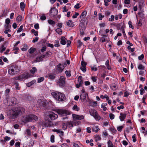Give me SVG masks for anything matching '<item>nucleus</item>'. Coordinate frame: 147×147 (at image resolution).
I'll use <instances>...</instances> for the list:
<instances>
[{
  "mask_svg": "<svg viewBox=\"0 0 147 147\" xmlns=\"http://www.w3.org/2000/svg\"><path fill=\"white\" fill-rule=\"evenodd\" d=\"M25 111L24 109L22 107H16L12 109L10 113L12 117H17L18 116L23 114Z\"/></svg>",
  "mask_w": 147,
  "mask_h": 147,
  "instance_id": "obj_1",
  "label": "nucleus"
},
{
  "mask_svg": "<svg viewBox=\"0 0 147 147\" xmlns=\"http://www.w3.org/2000/svg\"><path fill=\"white\" fill-rule=\"evenodd\" d=\"M51 94L55 99L59 101H64L66 99L64 94L58 91L53 92Z\"/></svg>",
  "mask_w": 147,
  "mask_h": 147,
  "instance_id": "obj_2",
  "label": "nucleus"
},
{
  "mask_svg": "<svg viewBox=\"0 0 147 147\" xmlns=\"http://www.w3.org/2000/svg\"><path fill=\"white\" fill-rule=\"evenodd\" d=\"M20 71V68L17 65H13L10 66L8 70V72L11 75H14Z\"/></svg>",
  "mask_w": 147,
  "mask_h": 147,
  "instance_id": "obj_3",
  "label": "nucleus"
},
{
  "mask_svg": "<svg viewBox=\"0 0 147 147\" xmlns=\"http://www.w3.org/2000/svg\"><path fill=\"white\" fill-rule=\"evenodd\" d=\"M38 119V117H37L33 114L26 115L24 119V121L26 122L36 121H37Z\"/></svg>",
  "mask_w": 147,
  "mask_h": 147,
  "instance_id": "obj_4",
  "label": "nucleus"
},
{
  "mask_svg": "<svg viewBox=\"0 0 147 147\" xmlns=\"http://www.w3.org/2000/svg\"><path fill=\"white\" fill-rule=\"evenodd\" d=\"M66 78L65 77L60 76L59 80L57 81V84L60 87H64L65 85Z\"/></svg>",
  "mask_w": 147,
  "mask_h": 147,
  "instance_id": "obj_5",
  "label": "nucleus"
},
{
  "mask_svg": "<svg viewBox=\"0 0 147 147\" xmlns=\"http://www.w3.org/2000/svg\"><path fill=\"white\" fill-rule=\"evenodd\" d=\"M30 77V75L26 73H24L23 74L19 76L14 77L16 80H22L24 79H27Z\"/></svg>",
  "mask_w": 147,
  "mask_h": 147,
  "instance_id": "obj_6",
  "label": "nucleus"
},
{
  "mask_svg": "<svg viewBox=\"0 0 147 147\" xmlns=\"http://www.w3.org/2000/svg\"><path fill=\"white\" fill-rule=\"evenodd\" d=\"M56 112L59 115L63 116H66L70 114V113L69 111L64 109H57Z\"/></svg>",
  "mask_w": 147,
  "mask_h": 147,
  "instance_id": "obj_7",
  "label": "nucleus"
},
{
  "mask_svg": "<svg viewBox=\"0 0 147 147\" xmlns=\"http://www.w3.org/2000/svg\"><path fill=\"white\" fill-rule=\"evenodd\" d=\"M58 14V10L55 7H53L51 8L49 11V15L51 17L56 16Z\"/></svg>",
  "mask_w": 147,
  "mask_h": 147,
  "instance_id": "obj_8",
  "label": "nucleus"
},
{
  "mask_svg": "<svg viewBox=\"0 0 147 147\" xmlns=\"http://www.w3.org/2000/svg\"><path fill=\"white\" fill-rule=\"evenodd\" d=\"M7 102L9 103V104L12 105V104H15L16 103V99L13 97H9L6 98Z\"/></svg>",
  "mask_w": 147,
  "mask_h": 147,
  "instance_id": "obj_9",
  "label": "nucleus"
},
{
  "mask_svg": "<svg viewBox=\"0 0 147 147\" xmlns=\"http://www.w3.org/2000/svg\"><path fill=\"white\" fill-rule=\"evenodd\" d=\"M72 116L74 121L80 120L83 119L84 118V116L83 115H80L76 114H73Z\"/></svg>",
  "mask_w": 147,
  "mask_h": 147,
  "instance_id": "obj_10",
  "label": "nucleus"
},
{
  "mask_svg": "<svg viewBox=\"0 0 147 147\" xmlns=\"http://www.w3.org/2000/svg\"><path fill=\"white\" fill-rule=\"evenodd\" d=\"M52 131L53 132H55L59 135L60 137H62L64 135V132L59 129H52Z\"/></svg>",
  "mask_w": 147,
  "mask_h": 147,
  "instance_id": "obj_11",
  "label": "nucleus"
},
{
  "mask_svg": "<svg viewBox=\"0 0 147 147\" xmlns=\"http://www.w3.org/2000/svg\"><path fill=\"white\" fill-rule=\"evenodd\" d=\"M43 124L46 127L52 126L53 124L52 122L51 121L45 120L43 123Z\"/></svg>",
  "mask_w": 147,
  "mask_h": 147,
  "instance_id": "obj_12",
  "label": "nucleus"
},
{
  "mask_svg": "<svg viewBox=\"0 0 147 147\" xmlns=\"http://www.w3.org/2000/svg\"><path fill=\"white\" fill-rule=\"evenodd\" d=\"M64 68L63 67L61 64L60 63L57 66L56 70L57 72L59 73H61Z\"/></svg>",
  "mask_w": 147,
  "mask_h": 147,
  "instance_id": "obj_13",
  "label": "nucleus"
},
{
  "mask_svg": "<svg viewBox=\"0 0 147 147\" xmlns=\"http://www.w3.org/2000/svg\"><path fill=\"white\" fill-rule=\"evenodd\" d=\"M49 116L51 120H55L58 117L57 114H55L52 112L50 113L49 114Z\"/></svg>",
  "mask_w": 147,
  "mask_h": 147,
  "instance_id": "obj_14",
  "label": "nucleus"
},
{
  "mask_svg": "<svg viewBox=\"0 0 147 147\" xmlns=\"http://www.w3.org/2000/svg\"><path fill=\"white\" fill-rule=\"evenodd\" d=\"M127 114L125 113H121L120 114L119 118L121 121H123L125 120Z\"/></svg>",
  "mask_w": 147,
  "mask_h": 147,
  "instance_id": "obj_15",
  "label": "nucleus"
},
{
  "mask_svg": "<svg viewBox=\"0 0 147 147\" xmlns=\"http://www.w3.org/2000/svg\"><path fill=\"white\" fill-rule=\"evenodd\" d=\"M80 99L82 101L86 100V94L82 93L80 95Z\"/></svg>",
  "mask_w": 147,
  "mask_h": 147,
  "instance_id": "obj_16",
  "label": "nucleus"
},
{
  "mask_svg": "<svg viewBox=\"0 0 147 147\" xmlns=\"http://www.w3.org/2000/svg\"><path fill=\"white\" fill-rule=\"evenodd\" d=\"M46 77L49 78L53 80L55 78V76L52 73H50L47 75Z\"/></svg>",
  "mask_w": 147,
  "mask_h": 147,
  "instance_id": "obj_17",
  "label": "nucleus"
},
{
  "mask_svg": "<svg viewBox=\"0 0 147 147\" xmlns=\"http://www.w3.org/2000/svg\"><path fill=\"white\" fill-rule=\"evenodd\" d=\"M67 25L69 27H72L74 26V24L72 22L71 20H69L66 22Z\"/></svg>",
  "mask_w": 147,
  "mask_h": 147,
  "instance_id": "obj_18",
  "label": "nucleus"
},
{
  "mask_svg": "<svg viewBox=\"0 0 147 147\" xmlns=\"http://www.w3.org/2000/svg\"><path fill=\"white\" fill-rule=\"evenodd\" d=\"M97 111L94 109H91L90 111V115L93 117L94 115H96L97 113Z\"/></svg>",
  "mask_w": 147,
  "mask_h": 147,
  "instance_id": "obj_19",
  "label": "nucleus"
},
{
  "mask_svg": "<svg viewBox=\"0 0 147 147\" xmlns=\"http://www.w3.org/2000/svg\"><path fill=\"white\" fill-rule=\"evenodd\" d=\"M92 131L96 132H97L100 130L98 126L94 125L92 128Z\"/></svg>",
  "mask_w": 147,
  "mask_h": 147,
  "instance_id": "obj_20",
  "label": "nucleus"
},
{
  "mask_svg": "<svg viewBox=\"0 0 147 147\" xmlns=\"http://www.w3.org/2000/svg\"><path fill=\"white\" fill-rule=\"evenodd\" d=\"M65 38L64 37H62L61 38L60 43L62 45H65L66 43L65 40Z\"/></svg>",
  "mask_w": 147,
  "mask_h": 147,
  "instance_id": "obj_21",
  "label": "nucleus"
},
{
  "mask_svg": "<svg viewBox=\"0 0 147 147\" xmlns=\"http://www.w3.org/2000/svg\"><path fill=\"white\" fill-rule=\"evenodd\" d=\"M71 71L70 70H66L65 71V73L66 74V76L67 78L70 77L71 76Z\"/></svg>",
  "mask_w": 147,
  "mask_h": 147,
  "instance_id": "obj_22",
  "label": "nucleus"
},
{
  "mask_svg": "<svg viewBox=\"0 0 147 147\" xmlns=\"http://www.w3.org/2000/svg\"><path fill=\"white\" fill-rule=\"evenodd\" d=\"M93 117L96 121L99 120L101 118L100 116L98 114V113L97 114L96 113V115H94Z\"/></svg>",
  "mask_w": 147,
  "mask_h": 147,
  "instance_id": "obj_23",
  "label": "nucleus"
},
{
  "mask_svg": "<svg viewBox=\"0 0 147 147\" xmlns=\"http://www.w3.org/2000/svg\"><path fill=\"white\" fill-rule=\"evenodd\" d=\"M105 65L107 66V68L109 70L111 69V67L109 65V61L108 59L106 62Z\"/></svg>",
  "mask_w": 147,
  "mask_h": 147,
  "instance_id": "obj_24",
  "label": "nucleus"
},
{
  "mask_svg": "<svg viewBox=\"0 0 147 147\" xmlns=\"http://www.w3.org/2000/svg\"><path fill=\"white\" fill-rule=\"evenodd\" d=\"M36 82V80H33L31 82L27 83L26 84V85L28 87H30L31 86L32 84L35 83Z\"/></svg>",
  "mask_w": 147,
  "mask_h": 147,
  "instance_id": "obj_25",
  "label": "nucleus"
},
{
  "mask_svg": "<svg viewBox=\"0 0 147 147\" xmlns=\"http://www.w3.org/2000/svg\"><path fill=\"white\" fill-rule=\"evenodd\" d=\"M48 23L50 25L54 26L55 24V22L51 20H48Z\"/></svg>",
  "mask_w": 147,
  "mask_h": 147,
  "instance_id": "obj_26",
  "label": "nucleus"
},
{
  "mask_svg": "<svg viewBox=\"0 0 147 147\" xmlns=\"http://www.w3.org/2000/svg\"><path fill=\"white\" fill-rule=\"evenodd\" d=\"M36 50V49L35 48H33L32 47H31L30 49L28 50V52L31 54H33L34 52Z\"/></svg>",
  "mask_w": 147,
  "mask_h": 147,
  "instance_id": "obj_27",
  "label": "nucleus"
},
{
  "mask_svg": "<svg viewBox=\"0 0 147 147\" xmlns=\"http://www.w3.org/2000/svg\"><path fill=\"white\" fill-rule=\"evenodd\" d=\"M78 82L80 86H82V76H79L78 78Z\"/></svg>",
  "mask_w": 147,
  "mask_h": 147,
  "instance_id": "obj_28",
  "label": "nucleus"
},
{
  "mask_svg": "<svg viewBox=\"0 0 147 147\" xmlns=\"http://www.w3.org/2000/svg\"><path fill=\"white\" fill-rule=\"evenodd\" d=\"M66 123L67 124V127H69L71 128L73 127V124L71 121H69Z\"/></svg>",
  "mask_w": 147,
  "mask_h": 147,
  "instance_id": "obj_29",
  "label": "nucleus"
},
{
  "mask_svg": "<svg viewBox=\"0 0 147 147\" xmlns=\"http://www.w3.org/2000/svg\"><path fill=\"white\" fill-rule=\"evenodd\" d=\"M72 109L74 110L77 111H79L80 109V108L78 107L76 105H74Z\"/></svg>",
  "mask_w": 147,
  "mask_h": 147,
  "instance_id": "obj_30",
  "label": "nucleus"
},
{
  "mask_svg": "<svg viewBox=\"0 0 147 147\" xmlns=\"http://www.w3.org/2000/svg\"><path fill=\"white\" fill-rule=\"evenodd\" d=\"M20 7L22 11H24L25 8V4L24 2H21L20 3Z\"/></svg>",
  "mask_w": 147,
  "mask_h": 147,
  "instance_id": "obj_31",
  "label": "nucleus"
},
{
  "mask_svg": "<svg viewBox=\"0 0 147 147\" xmlns=\"http://www.w3.org/2000/svg\"><path fill=\"white\" fill-rule=\"evenodd\" d=\"M37 71V69L35 67H32V69L30 70V72L32 74L36 72Z\"/></svg>",
  "mask_w": 147,
  "mask_h": 147,
  "instance_id": "obj_32",
  "label": "nucleus"
},
{
  "mask_svg": "<svg viewBox=\"0 0 147 147\" xmlns=\"http://www.w3.org/2000/svg\"><path fill=\"white\" fill-rule=\"evenodd\" d=\"M56 32L59 34H61L62 33V31L61 29L57 28L55 30Z\"/></svg>",
  "mask_w": 147,
  "mask_h": 147,
  "instance_id": "obj_33",
  "label": "nucleus"
},
{
  "mask_svg": "<svg viewBox=\"0 0 147 147\" xmlns=\"http://www.w3.org/2000/svg\"><path fill=\"white\" fill-rule=\"evenodd\" d=\"M107 105V104H104L102 103L101 105V108L103 109V110L104 111H105L107 110V107H105L106 105Z\"/></svg>",
  "mask_w": 147,
  "mask_h": 147,
  "instance_id": "obj_34",
  "label": "nucleus"
},
{
  "mask_svg": "<svg viewBox=\"0 0 147 147\" xmlns=\"http://www.w3.org/2000/svg\"><path fill=\"white\" fill-rule=\"evenodd\" d=\"M6 49V48L5 47L4 45H2L0 49V52L1 53H3V51Z\"/></svg>",
  "mask_w": 147,
  "mask_h": 147,
  "instance_id": "obj_35",
  "label": "nucleus"
},
{
  "mask_svg": "<svg viewBox=\"0 0 147 147\" xmlns=\"http://www.w3.org/2000/svg\"><path fill=\"white\" fill-rule=\"evenodd\" d=\"M31 32L34 34L36 36H37L38 35V32L37 31L35 30L34 29L31 30Z\"/></svg>",
  "mask_w": 147,
  "mask_h": 147,
  "instance_id": "obj_36",
  "label": "nucleus"
},
{
  "mask_svg": "<svg viewBox=\"0 0 147 147\" xmlns=\"http://www.w3.org/2000/svg\"><path fill=\"white\" fill-rule=\"evenodd\" d=\"M22 20V17L21 16H18L16 18L17 21L18 22H20Z\"/></svg>",
  "mask_w": 147,
  "mask_h": 147,
  "instance_id": "obj_37",
  "label": "nucleus"
},
{
  "mask_svg": "<svg viewBox=\"0 0 147 147\" xmlns=\"http://www.w3.org/2000/svg\"><path fill=\"white\" fill-rule=\"evenodd\" d=\"M44 80V78L42 77L39 78H38L37 82L38 83H40L42 82Z\"/></svg>",
  "mask_w": 147,
  "mask_h": 147,
  "instance_id": "obj_38",
  "label": "nucleus"
},
{
  "mask_svg": "<svg viewBox=\"0 0 147 147\" xmlns=\"http://www.w3.org/2000/svg\"><path fill=\"white\" fill-rule=\"evenodd\" d=\"M62 128L64 130H66L67 127V124L66 123H63L62 124Z\"/></svg>",
  "mask_w": 147,
  "mask_h": 147,
  "instance_id": "obj_39",
  "label": "nucleus"
},
{
  "mask_svg": "<svg viewBox=\"0 0 147 147\" xmlns=\"http://www.w3.org/2000/svg\"><path fill=\"white\" fill-rule=\"evenodd\" d=\"M108 144V147H112L113 146L112 143L111 141L110 140H109L107 142Z\"/></svg>",
  "mask_w": 147,
  "mask_h": 147,
  "instance_id": "obj_40",
  "label": "nucleus"
},
{
  "mask_svg": "<svg viewBox=\"0 0 147 147\" xmlns=\"http://www.w3.org/2000/svg\"><path fill=\"white\" fill-rule=\"evenodd\" d=\"M91 70L94 71H96L98 69L96 67V65H94L91 67Z\"/></svg>",
  "mask_w": 147,
  "mask_h": 147,
  "instance_id": "obj_41",
  "label": "nucleus"
},
{
  "mask_svg": "<svg viewBox=\"0 0 147 147\" xmlns=\"http://www.w3.org/2000/svg\"><path fill=\"white\" fill-rule=\"evenodd\" d=\"M138 68L139 69L144 70V67L142 64H140L139 65L138 67Z\"/></svg>",
  "mask_w": 147,
  "mask_h": 147,
  "instance_id": "obj_42",
  "label": "nucleus"
},
{
  "mask_svg": "<svg viewBox=\"0 0 147 147\" xmlns=\"http://www.w3.org/2000/svg\"><path fill=\"white\" fill-rule=\"evenodd\" d=\"M10 22V20L9 18H7L5 20V23L6 24L5 25H10L9 23Z\"/></svg>",
  "mask_w": 147,
  "mask_h": 147,
  "instance_id": "obj_43",
  "label": "nucleus"
},
{
  "mask_svg": "<svg viewBox=\"0 0 147 147\" xmlns=\"http://www.w3.org/2000/svg\"><path fill=\"white\" fill-rule=\"evenodd\" d=\"M51 52L50 51L49 52H47L46 53L45 55H44L45 56V57H49L51 55Z\"/></svg>",
  "mask_w": 147,
  "mask_h": 147,
  "instance_id": "obj_44",
  "label": "nucleus"
},
{
  "mask_svg": "<svg viewBox=\"0 0 147 147\" xmlns=\"http://www.w3.org/2000/svg\"><path fill=\"white\" fill-rule=\"evenodd\" d=\"M4 27L5 30H10V28H11V25H5Z\"/></svg>",
  "mask_w": 147,
  "mask_h": 147,
  "instance_id": "obj_45",
  "label": "nucleus"
},
{
  "mask_svg": "<svg viewBox=\"0 0 147 147\" xmlns=\"http://www.w3.org/2000/svg\"><path fill=\"white\" fill-rule=\"evenodd\" d=\"M51 141L52 143L54 142H55V136L53 135H52L51 136Z\"/></svg>",
  "mask_w": 147,
  "mask_h": 147,
  "instance_id": "obj_46",
  "label": "nucleus"
},
{
  "mask_svg": "<svg viewBox=\"0 0 147 147\" xmlns=\"http://www.w3.org/2000/svg\"><path fill=\"white\" fill-rule=\"evenodd\" d=\"M15 88L16 90H19L20 89V87H19V84L18 83L16 82L15 83Z\"/></svg>",
  "mask_w": 147,
  "mask_h": 147,
  "instance_id": "obj_47",
  "label": "nucleus"
},
{
  "mask_svg": "<svg viewBox=\"0 0 147 147\" xmlns=\"http://www.w3.org/2000/svg\"><path fill=\"white\" fill-rule=\"evenodd\" d=\"M23 26L21 25L20 27L18 29L17 31V32L19 33L22 31L23 30Z\"/></svg>",
  "mask_w": 147,
  "mask_h": 147,
  "instance_id": "obj_48",
  "label": "nucleus"
},
{
  "mask_svg": "<svg viewBox=\"0 0 147 147\" xmlns=\"http://www.w3.org/2000/svg\"><path fill=\"white\" fill-rule=\"evenodd\" d=\"M91 79L94 82H96L97 81V77L95 76H92Z\"/></svg>",
  "mask_w": 147,
  "mask_h": 147,
  "instance_id": "obj_49",
  "label": "nucleus"
},
{
  "mask_svg": "<svg viewBox=\"0 0 147 147\" xmlns=\"http://www.w3.org/2000/svg\"><path fill=\"white\" fill-rule=\"evenodd\" d=\"M146 98V96H144L143 97L142 100V102L144 103V104L146 105V103L145 102V100Z\"/></svg>",
  "mask_w": 147,
  "mask_h": 147,
  "instance_id": "obj_50",
  "label": "nucleus"
},
{
  "mask_svg": "<svg viewBox=\"0 0 147 147\" xmlns=\"http://www.w3.org/2000/svg\"><path fill=\"white\" fill-rule=\"evenodd\" d=\"M24 47L22 48L21 49V50L22 51H26L27 49V46L26 45L24 44Z\"/></svg>",
  "mask_w": 147,
  "mask_h": 147,
  "instance_id": "obj_51",
  "label": "nucleus"
},
{
  "mask_svg": "<svg viewBox=\"0 0 147 147\" xmlns=\"http://www.w3.org/2000/svg\"><path fill=\"white\" fill-rule=\"evenodd\" d=\"M80 69L84 72H85L86 71V67L81 66Z\"/></svg>",
  "mask_w": 147,
  "mask_h": 147,
  "instance_id": "obj_52",
  "label": "nucleus"
},
{
  "mask_svg": "<svg viewBox=\"0 0 147 147\" xmlns=\"http://www.w3.org/2000/svg\"><path fill=\"white\" fill-rule=\"evenodd\" d=\"M79 15V14L78 13L76 12H75V14H74L72 16V18H77V16Z\"/></svg>",
  "mask_w": 147,
  "mask_h": 147,
  "instance_id": "obj_53",
  "label": "nucleus"
},
{
  "mask_svg": "<svg viewBox=\"0 0 147 147\" xmlns=\"http://www.w3.org/2000/svg\"><path fill=\"white\" fill-rule=\"evenodd\" d=\"M128 24L130 28H131L132 29L134 28V27L132 25V22L131 21H129Z\"/></svg>",
  "mask_w": 147,
  "mask_h": 147,
  "instance_id": "obj_54",
  "label": "nucleus"
},
{
  "mask_svg": "<svg viewBox=\"0 0 147 147\" xmlns=\"http://www.w3.org/2000/svg\"><path fill=\"white\" fill-rule=\"evenodd\" d=\"M109 117L111 120H112L114 118L115 115L112 113H110L109 114Z\"/></svg>",
  "mask_w": 147,
  "mask_h": 147,
  "instance_id": "obj_55",
  "label": "nucleus"
},
{
  "mask_svg": "<svg viewBox=\"0 0 147 147\" xmlns=\"http://www.w3.org/2000/svg\"><path fill=\"white\" fill-rule=\"evenodd\" d=\"M41 61L39 57H38L36 58L35 60L34 61L35 62H39Z\"/></svg>",
  "mask_w": 147,
  "mask_h": 147,
  "instance_id": "obj_56",
  "label": "nucleus"
},
{
  "mask_svg": "<svg viewBox=\"0 0 147 147\" xmlns=\"http://www.w3.org/2000/svg\"><path fill=\"white\" fill-rule=\"evenodd\" d=\"M54 46L55 47H59V41L57 40H56L55 41V44L54 45Z\"/></svg>",
  "mask_w": 147,
  "mask_h": 147,
  "instance_id": "obj_57",
  "label": "nucleus"
},
{
  "mask_svg": "<svg viewBox=\"0 0 147 147\" xmlns=\"http://www.w3.org/2000/svg\"><path fill=\"white\" fill-rule=\"evenodd\" d=\"M111 18H110L109 19V21L110 22L113 21L114 18V16L113 15H111Z\"/></svg>",
  "mask_w": 147,
  "mask_h": 147,
  "instance_id": "obj_58",
  "label": "nucleus"
},
{
  "mask_svg": "<svg viewBox=\"0 0 147 147\" xmlns=\"http://www.w3.org/2000/svg\"><path fill=\"white\" fill-rule=\"evenodd\" d=\"M144 55L142 54L141 55L138 57V58L139 60H142L144 59Z\"/></svg>",
  "mask_w": 147,
  "mask_h": 147,
  "instance_id": "obj_59",
  "label": "nucleus"
},
{
  "mask_svg": "<svg viewBox=\"0 0 147 147\" xmlns=\"http://www.w3.org/2000/svg\"><path fill=\"white\" fill-rule=\"evenodd\" d=\"M11 139V138L10 137L6 136L4 138V141L5 142H6L7 140H9Z\"/></svg>",
  "mask_w": 147,
  "mask_h": 147,
  "instance_id": "obj_60",
  "label": "nucleus"
},
{
  "mask_svg": "<svg viewBox=\"0 0 147 147\" xmlns=\"http://www.w3.org/2000/svg\"><path fill=\"white\" fill-rule=\"evenodd\" d=\"M40 19L42 20H44L46 19V17L45 16L43 15L41 16Z\"/></svg>",
  "mask_w": 147,
  "mask_h": 147,
  "instance_id": "obj_61",
  "label": "nucleus"
},
{
  "mask_svg": "<svg viewBox=\"0 0 147 147\" xmlns=\"http://www.w3.org/2000/svg\"><path fill=\"white\" fill-rule=\"evenodd\" d=\"M81 64L82 66L86 67V63L83 61H82L81 62Z\"/></svg>",
  "mask_w": 147,
  "mask_h": 147,
  "instance_id": "obj_62",
  "label": "nucleus"
},
{
  "mask_svg": "<svg viewBox=\"0 0 147 147\" xmlns=\"http://www.w3.org/2000/svg\"><path fill=\"white\" fill-rule=\"evenodd\" d=\"M129 94V93L127 91H126L124 93V96L125 97H127L128 96Z\"/></svg>",
  "mask_w": 147,
  "mask_h": 147,
  "instance_id": "obj_63",
  "label": "nucleus"
},
{
  "mask_svg": "<svg viewBox=\"0 0 147 147\" xmlns=\"http://www.w3.org/2000/svg\"><path fill=\"white\" fill-rule=\"evenodd\" d=\"M34 28L36 29H38L39 28V24L38 23L35 24L34 25Z\"/></svg>",
  "mask_w": 147,
  "mask_h": 147,
  "instance_id": "obj_64",
  "label": "nucleus"
}]
</instances>
